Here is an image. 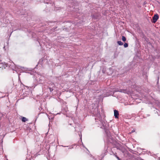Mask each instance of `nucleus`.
<instances>
[{
	"mask_svg": "<svg viewBox=\"0 0 160 160\" xmlns=\"http://www.w3.org/2000/svg\"><path fill=\"white\" fill-rule=\"evenodd\" d=\"M93 114L96 117L95 118V120H98V121H96V124H100L102 123V118L100 114V112L98 111V108H96L95 111L93 112Z\"/></svg>",
	"mask_w": 160,
	"mask_h": 160,
	"instance_id": "f257e3e1",
	"label": "nucleus"
},
{
	"mask_svg": "<svg viewBox=\"0 0 160 160\" xmlns=\"http://www.w3.org/2000/svg\"><path fill=\"white\" fill-rule=\"evenodd\" d=\"M159 18V16L158 14H155L152 17V22L155 23Z\"/></svg>",
	"mask_w": 160,
	"mask_h": 160,
	"instance_id": "f03ea898",
	"label": "nucleus"
},
{
	"mask_svg": "<svg viewBox=\"0 0 160 160\" xmlns=\"http://www.w3.org/2000/svg\"><path fill=\"white\" fill-rule=\"evenodd\" d=\"M114 116L116 118H118L119 113L118 110H114Z\"/></svg>",
	"mask_w": 160,
	"mask_h": 160,
	"instance_id": "7ed1b4c3",
	"label": "nucleus"
},
{
	"mask_svg": "<svg viewBox=\"0 0 160 160\" xmlns=\"http://www.w3.org/2000/svg\"><path fill=\"white\" fill-rule=\"evenodd\" d=\"M118 91L128 94L129 93V91L127 89H120V90Z\"/></svg>",
	"mask_w": 160,
	"mask_h": 160,
	"instance_id": "20e7f679",
	"label": "nucleus"
},
{
	"mask_svg": "<svg viewBox=\"0 0 160 160\" xmlns=\"http://www.w3.org/2000/svg\"><path fill=\"white\" fill-rule=\"evenodd\" d=\"M78 134H79V137H80V139L81 141V142H82L81 133V132H79L78 133ZM82 145L83 146V147H85L84 146L83 144V143L82 142Z\"/></svg>",
	"mask_w": 160,
	"mask_h": 160,
	"instance_id": "39448f33",
	"label": "nucleus"
},
{
	"mask_svg": "<svg viewBox=\"0 0 160 160\" xmlns=\"http://www.w3.org/2000/svg\"><path fill=\"white\" fill-rule=\"evenodd\" d=\"M22 120L23 122H25L26 121H27L28 120L26 118L23 117L22 118Z\"/></svg>",
	"mask_w": 160,
	"mask_h": 160,
	"instance_id": "423d86ee",
	"label": "nucleus"
},
{
	"mask_svg": "<svg viewBox=\"0 0 160 160\" xmlns=\"http://www.w3.org/2000/svg\"><path fill=\"white\" fill-rule=\"evenodd\" d=\"M117 43L119 45H122L123 44L121 41H118Z\"/></svg>",
	"mask_w": 160,
	"mask_h": 160,
	"instance_id": "0eeeda50",
	"label": "nucleus"
},
{
	"mask_svg": "<svg viewBox=\"0 0 160 160\" xmlns=\"http://www.w3.org/2000/svg\"><path fill=\"white\" fill-rule=\"evenodd\" d=\"M126 38L124 36H122V40L124 41V42H125L126 41Z\"/></svg>",
	"mask_w": 160,
	"mask_h": 160,
	"instance_id": "6e6552de",
	"label": "nucleus"
},
{
	"mask_svg": "<svg viewBox=\"0 0 160 160\" xmlns=\"http://www.w3.org/2000/svg\"><path fill=\"white\" fill-rule=\"evenodd\" d=\"M128 46V44L127 43H125L124 44V47L125 48H127Z\"/></svg>",
	"mask_w": 160,
	"mask_h": 160,
	"instance_id": "1a4fd4ad",
	"label": "nucleus"
},
{
	"mask_svg": "<svg viewBox=\"0 0 160 160\" xmlns=\"http://www.w3.org/2000/svg\"><path fill=\"white\" fill-rule=\"evenodd\" d=\"M49 0H44V2L45 3L48 4Z\"/></svg>",
	"mask_w": 160,
	"mask_h": 160,
	"instance_id": "9d476101",
	"label": "nucleus"
},
{
	"mask_svg": "<svg viewBox=\"0 0 160 160\" xmlns=\"http://www.w3.org/2000/svg\"><path fill=\"white\" fill-rule=\"evenodd\" d=\"M49 89L51 92L53 90V89L51 88H49Z\"/></svg>",
	"mask_w": 160,
	"mask_h": 160,
	"instance_id": "9b49d317",
	"label": "nucleus"
},
{
	"mask_svg": "<svg viewBox=\"0 0 160 160\" xmlns=\"http://www.w3.org/2000/svg\"><path fill=\"white\" fill-rule=\"evenodd\" d=\"M107 148L105 150V152H104V155H103V156L105 155H106V153H107Z\"/></svg>",
	"mask_w": 160,
	"mask_h": 160,
	"instance_id": "f8f14e48",
	"label": "nucleus"
},
{
	"mask_svg": "<svg viewBox=\"0 0 160 160\" xmlns=\"http://www.w3.org/2000/svg\"><path fill=\"white\" fill-rule=\"evenodd\" d=\"M116 158L118 160H120L119 158L117 155L115 156Z\"/></svg>",
	"mask_w": 160,
	"mask_h": 160,
	"instance_id": "ddd939ff",
	"label": "nucleus"
},
{
	"mask_svg": "<svg viewBox=\"0 0 160 160\" xmlns=\"http://www.w3.org/2000/svg\"><path fill=\"white\" fill-rule=\"evenodd\" d=\"M135 132V131L134 130H133L132 131V132Z\"/></svg>",
	"mask_w": 160,
	"mask_h": 160,
	"instance_id": "4468645a",
	"label": "nucleus"
},
{
	"mask_svg": "<svg viewBox=\"0 0 160 160\" xmlns=\"http://www.w3.org/2000/svg\"><path fill=\"white\" fill-rule=\"evenodd\" d=\"M5 48V46H4V47H3V48Z\"/></svg>",
	"mask_w": 160,
	"mask_h": 160,
	"instance_id": "2eb2a0df",
	"label": "nucleus"
},
{
	"mask_svg": "<svg viewBox=\"0 0 160 160\" xmlns=\"http://www.w3.org/2000/svg\"><path fill=\"white\" fill-rule=\"evenodd\" d=\"M158 115H160L159 113H158Z\"/></svg>",
	"mask_w": 160,
	"mask_h": 160,
	"instance_id": "dca6fc26",
	"label": "nucleus"
},
{
	"mask_svg": "<svg viewBox=\"0 0 160 160\" xmlns=\"http://www.w3.org/2000/svg\"><path fill=\"white\" fill-rule=\"evenodd\" d=\"M62 146L63 147V146ZM66 147L65 146H64V147Z\"/></svg>",
	"mask_w": 160,
	"mask_h": 160,
	"instance_id": "f3484780",
	"label": "nucleus"
}]
</instances>
